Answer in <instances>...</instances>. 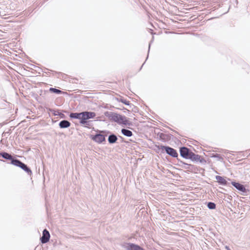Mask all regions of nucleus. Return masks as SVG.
<instances>
[{
  "instance_id": "393cba45",
  "label": "nucleus",
  "mask_w": 250,
  "mask_h": 250,
  "mask_svg": "<svg viewBox=\"0 0 250 250\" xmlns=\"http://www.w3.org/2000/svg\"><path fill=\"white\" fill-rule=\"evenodd\" d=\"M239 153L240 154L242 153V154H242V156H243L244 157H245V156H246V157H247V155H246V154H245L243 151H240V152H239Z\"/></svg>"
},
{
  "instance_id": "39448f33",
  "label": "nucleus",
  "mask_w": 250,
  "mask_h": 250,
  "mask_svg": "<svg viewBox=\"0 0 250 250\" xmlns=\"http://www.w3.org/2000/svg\"><path fill=\"white\" fill-rule=\"evenodd\" d=\"M14 166L19 167L26 172L28 175L31 176L32 172L30 168L25 164L22 162L21 160L18 159L17 161L13 162Z\"/></svg>"
},
{
  "instance_id": "4468645a",
  "label": "nucleus",
  "mask_w": 250,
  "mask_h": 250,
  "mask_svg": "<svg viewBox=\"0 0 250 250\" xmlns=\"http://www.w3.org/2000/svg\"><path fill=\"white\" fill-rule=\"evenodd\" d=\"M71 125V123L67 120H63L60 122L59 126L61 128H66Z\"/></svg>"
},
{
  "instance_id": "f3484780",
  "label": "nucleus",
  "mask_w": 250,
  "mask_h": 250,
  "mask_svg": "<svg viewBox=\"0 0 250 250\" xmlns=\"http://www.w3.org/2000/svg\"><path fill=\"white\" fill-rule=\"evenodd\" d=\"M49 111L51 112H52L54 115L56 116L58 115L60 116L61 118H65V116L63 113H61L59 112V110H55L54 109L52 108H49Z\"/></svg>"
},
{
  "instance_id": "2eb2a0df",
  "label": "nucleus",
  "mask_w": 250,
  "mask_h": 250,
  "mask_svg": "<svg viewBox=\"0 0 250 250\" xmlns=\"http://www.w3.org/2000/svg\"><path fill=\"white\" fill-rule=\"evenodd\" d=\"M178 162L179 163L178 166L185 169H190V167H192L193 166L191 164H188L184 161H182L180 159H178Z\"/></svg>"
},
{
  "instance_id": "6ab92c4d",
  "label": "nucleus",
  "mask_w": 250,
  "mask_h": 250,
  "mask_svg": "<svg viewBox=\"0 0 250 250\" xmlns=\"http://www.w3.org/2000/svg\"><path fill=\"white\" fill-rule=\"evenodd\" d=\"M117 100L127 105H130L131 104L130 103L129 101H127L123 97H121L119 98H117Z\"/></svg>"
},
{
  "instance_id": "7c9ffc66",
  "label": "nucleus",
  "mask_w": 250,
  "mask_h": 250,
  "mask_svg": "<svg viewBox=\"0 0 250 250\" xmlns=\"http://www.w3.org/2000/svg\"><path fill=\"white\" fill-rule=\"evenodd\" d=\"M1 161H3L4 162V161L3 160H0Z\"/></svg>"
},
{
  "instance_id": "6e6552de",
  "label": "nucleus",
  "mask_w": 250,
  "mask_h": 250,
  "mask_svg": "<svg viewBox=\"0 0 250 250\" xmlns=\"http://www.w3.org/2000/svg\"><path fill=\"white\" fill-rule=\"evenodd\" d=\"M50 237L49 232L46 229H44L42 231V236L40 238V241L42 244H45L49 241Z\"/></svg>"
},
{
  "instance_id": "f03ea898",
  "label": "nucleus",
  "mask_w": 250,
  "mask_h": 250,
  "mask_svg": "<svg viewBox=\"0 0 250 250\" xmlns=\"http://www.w3.org/2000/svg\"><path fill=\"white\" fill-rule=\"evenodd\" d=\"M110 133L108 130H97L95 135H91L90 139L98 144H102L105 142V137Z\"/></svg>"
},
{
  "instance_id": "9b49d317",
  "label": "nucleus",
  "mask_w": 250,
  "mask_h": 250,
  "mask_svg": "<svg viewBox=\"0 0 250 250\" xmlns=\"http://www.w3.org/2000/svg\"><path fill=\"white\" fill-rule=\"evenodd\" d=\"M215 179L221 185L229 186L230 183H228L227 181L222 176L217 175L215 176Z\"/></svg>"
},
{
  "instance_id": "a211bd4d",
  "label": "nucleus",
  "mask_w": 250,
  "mask_h": 250,
  "mask_svg": "<svg viewBox=\"0 0 250 250\" xmlns=\"http://www.w3.org/2000/svg\"><path fill=\"white\" fill-rule=\"evenodd\" d=\"M121 133L123 135L128 137L133 135L132 131L126 128H122L121 129Z\"/></svg>"
},
{
  "instance_id": "4be33fe9",
  "label": "nucleus",
  "mask_w": 250,
  "mask_h": 250,
  "mask_svg": "<svg viewBox=\"0 0 250 250\" xmlns=\"http://www.w3.org/2000/svg\"><path fill=\"white\" fill-rule=\"evenodd\" d=\"M211 157L217 158L218 160L223 161V157L219 154L213 153L212 154Z\"/></svg>"
},
{
  "instance_id": "f257e3e1",
  "label": "nucleus",
  "mask_w": 250,
  "mask_h": 250,
  "mask_svg": "<svg viewBox=\"0 0 250 250\" xmlns=\"http://www.w3.org/2000/svg\"><path fill=\"white\" fill-rule=\"evenodd\" d=\"M180 156L186 159H189L193 162H199L200 163H206V161L204 158L198 154L193 152L192 150L186 146H182L179 148Z\"/></svg>"
},
{
  "instance_id": "f8f14e48",
  "label": "nucleus",
  "mask_w": 250,
  "mask_h": 250,
  "mask_svg": "<svg viewBox=\"0 0 250 250\" xmlns=\"http://www.w3.org/2000/svg\"><path fill=\"white\" fill-rule=\"evenodd\" d=\"M127 245V250H145L144 248L140 246L133 243H129Z\"/></svg>"
},
{
  "instance_id": "7ed1b4c3",
  "label": "nucleus",
  "mask_w": 250,
  "mask_h": 250,
  "mask_svg": "<svg viewBox=\"0 0 250 250\" xmlns=\"http://www.w3.org/2000/svg\"><path fill=\"white\" fill-rule=\"evenodd\" d=\"M156 147L159 149L161 150L162 153H166L170 156L176 158L177 160L178 159H179L178 158V153L175 149L169 146H164L163 145H156Z\"/></svg>"
},
{
  "instance_id": "9d476101",
  "label": "nucleus",
  "mask_w": 250,
  "mask_h": 250,
  "mask_svg": "<svg viewBox=\"0 0 250 250\" xmlns=\"http://www.w3.org/2000/svg\"><path fill=\"white\" fill-rule=\"evenodd\" d=\"M121 117H120L119 118V121L118 123V124L124 125H132V123L130 122L125 116L121 115Z\"/></svg>"
},
{
  "instance_id": "b1692460",
  "label": "nucleus",
  "mask_w": 250,
  "mask_h": 250,
  "mask_svg": "<svg viewBox=\"0 0 250 250\" xmlns=\"http://www.w3.org/2000/svg\"><path fill=\"white\" fill-rule=\"evenodd\" d=\"M119 138H120V139L121 140V143H123L124 142V143H126V144L127 143V142L125 141V140L124 138L123 137H122L121 136H119Z\"/></svg>"
},
{
  "instance_id": "bb28decb",
  "label": "nucleus",
  "mask_w": 250,
  "mask_h": 250,
  "mask_svg": "<svg viewBox=\"0 0 250 250\" xmlns=\"http://www.w3.org/2000/svg\"><path fill=\"white\" fill-rule=\"evenodd\" d=\"M153 40H152L151 41V42H150L149 44V47H148V52L149 51V49H150V43L151 42H152Z\"/></svg>"
},
{
  "instance_id": "c756f323",
  "label": "nucleus",
  "mask_w": 250,
  "mask_h": 250,
  "mask_svg": "<svg viewBox=\"0 0 250 250\" xmlns=\"http://www.w3.org/2000/svg\"><path fill=\"white\" fill-rule=\"evenodd\" d=\"M175 222L178 223L179 221H175Z\"/></svg>"
},
{
  "instance_id": "1a4fd4ad",
  "label": "nucleus",
  "mask_w": 250,
  "mask_h": 250,
  "mask_svg": "<svg viewBox=\"0 0 250 250\" xmlns=\"http://www.w3.org/2000/svg\"><path fill=\"white\" fill-rule=\"evenodd\" d=\"M231 184L235 187L238 190L244 193H247L249 190L246 189L245 186L235 181H232Z\"/></svg>"
},
{
  "instance_id": "20e7f679",
  "label": "nucleus",
  "mask_w": 250,
  "mask_h": 250,
  "mask_svg": "<svg viewBox=\"0 0 250 250\" xmlns=\"http://www.w3.org/2000/svg\"><path fill=\"white\" fill-rule=\"evenodd\" d=\"M96 115V113L94 112L88 111L82 112L80 124L82 125H89L90 121L87 120L94 118Z\"/></svg>"
},
{
  "instance_id": "5701e85b",
  "label": "nucleus",
  "mask_w": 250,
  "mask_h": 250,
  "mask_svg": "<svg viewBox=\"0 0 250 250\" xmlns=\"http://www.w3.org/2000/svg\"><path fill=\"white\" fill-rule=\"evenodd\" d=\"M167 136V135L164 134V133H160L159 134V137L160 138V139H161L162 140H165L166 137Z\"/></svg>"
},
{
  "instance_id": "cd10ccee",
  "label": "nucleus",
  "mask_w": 250,
  "mask_h": 250,
  "mask_svg": "<svg viewBox=\"0 0 250 250\" xmlns=\"http://www.w3.org/2000/svg\"><path fill=\"white\" fill-rule=\"evenodd\" d=\"M249 151L250 152V153L247 156V157H248L249 156H250V150H249Z\"/></svg>"
},
{
  "instance_id": "a878e982",
  "label": "nucleus",
  "mask_w": 250,
  "mask_h": 250,
  "mask_svg": "<svg viewBox=\"0 0 250 250\" xmlns=\"http://www.w3.org/2000/svg\"><path fill=\"white\" fill-rule=\"evenodd\" d=\"M225 248L227 250H231L228 246H225Z\"/></svg>"
},
{
  "instance_id": "423d86ee",
  "label": "nucleus",
  "mask_w": 250,
  "mask_h": 250,
  "mask_svg": "<svg viewBox=\"0 0 250 250\" xmlns=\"http://www.w3.org/2000/svg\"><path fill=\"white\" fill-rule=\"evenodd\" d=\"M104 115L108 117L110 121L118 123L121 115L115 112L106 111Z\"/></svg>"
},
{
  "instance_id": "aec40b11",
  "label": "nucleus",
  "mask_w": 250,
  "mask_h": 250,
  "mask_svg": "<svg viewBox=\"0 0 250 250\" xmlns=\"http://www.w3.org/2000/svg\"><path fill=\"white\" fill-rule=\"evenodd\" d=\"M49 91L51 93L57 94H60L63 93V91H62V90L53 87H50L49 88Z\"/></svg>"
},
{
  "instance_id": "c85d7f7f",
  "label": "nucleus",
  "mask_w": 250,
  "mask_h": 250,
  "mask_svg": "<svg viewBox=\"0 0 250 250\" xmlns=\"http://www.w3.org/2000/svg\"><path fill=\"white\" fill-rule=\"evenodd\" d=\"M143 211L141 212V211H139V212L138 213V215H139V214H140V213H143Z\"/></svg>"
},
{
  "instance_id": "dca6fc26",
  "label": "nucleus",
  "mask_w": 250,
  "mask_h": 250,
  "mask_svg": "<svg viewBox=\"0 0 250 250\" xmlns=\"http://www.w3.org/2000/svg\"><path fill=\"white\" fill-rule=\"evenodd\" d=\"M81 112H71L69 114V117L71 119H79L81 118Z\"/></svg>"
},
{
  "instance_id": "ddd939ff",
  "label": "nucleus",
  "mask_w": 250,
  "mask_h": 250,
  "mask_svg": "<svg viewBox=\"0 0 250 250\" xmlns=\"http://www.w3.org/2000/svg\"><path fill=\"white\" fill-rule=\"evenodd\" d=\"M108 135L107 141L109 144H113L117 143L118 140V137L117 135L113 133H109Z\"/></svg>"
},
{
  "instance_id": "412c9836",
  "label": "nucleus",
  "mask_w": 250,
  "mask_h": 250,
  "mask_svg": "<svg viewBox=\"0 0 250 250\" xmlns=\"http://www.w3.org/2000/svg\"><path fill=\"white\" fill-rule=\"evenodd\" d=\"M207 207L210 209H214L216 208V204L212 202L207 203Z\"/></svg>"
},
{
  "instance_id": "0eeeda50",
  "label": "nucleus",
  "mask_w": 250,
  "mask_h": 250,
  "mask_svg": "<svg viewBox=\"0 0 250 250\" xmlns=\"http://www.w3.org/2000/svg\"><path fill=\"white\" fill-rule=\"evenodd\" d=\"M0 157H1L3 159L10 161V162L8 163L9 164H10L11 165H13L14 166V164L13 163V162L17 161L18 159L16 158L13 157L11 154L7 153L5 151H2L0 152Z\"/></svg>"
}]
</instances>
